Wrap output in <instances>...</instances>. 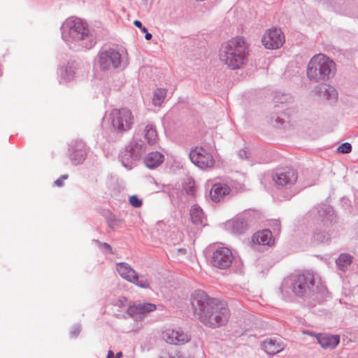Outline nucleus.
<instances>
[{
	"label": "nucleus",
	"mask_w": 358,
	"mask_h": 358,
	"mask_svg": "<svg viewBox=\"0 0 358 358\" xmlns=\"http://www.w3.org/2000/svg\"><path fill=\"white\" fill-rule=\"evenodd\" d=\"M336 71L335 63L324 54H317L309 61L306 74L313 82H322L329 78L331 73Z\"/></svg>",
	"instance_id": "nucleus-3"
},
{
	"label": "nucleus",
	"mask_w": 358,
	"mask_h": 358,
	"mask_svg": "<svg viewBox=\"0 0 358 358\" xmlns=\"http://www.w3.org/2000/svg\"><path fill=\"white\" fill-rule=\"evenodd\" d=\"M352 263V256L348 254H341L336 260V264L342 271H345Z\"/></svg>",
	"instance_id": "nucleus-24"
},
{
	"label": "nucleus",
	"mask_w": 358,
	"mask_h": 358,
	"mask_svg": "<svg viewBox=\"0 0 358 358\" xmlns=\"http://www.w3.org/2000/svg\"><path fill=\"white\" fill-rule=\"evenodd\" d=\"M117 271L123 278L129 282L134 281L136 273L127 264H118L117 265Z\"/></svg>",
	"instance_id": "nucleus-20"
},
{
	"label": "nucleus",
	"mask_w": 358,
	"mask_h": 358,
	"mask_svg": "<svg viewBox=\"0 0 358 358\" xmlns=\"http://www.w3.org/2000/svg\"><path fill=\"white\" fill-rule=\"evenodd\" d=\"M262 347L265 352L269 355L276 354L283 349V345L281 343L276 340H267L262 343Z\"/></svg>",
	"instance_id": "nucleus-21"
},
{
	"label": "nucleus",
	"mask_w": 358,
	"mask_h": 358,
	"mask_svg": "<svg viewBox=\"0 0 358 358\" xmlns=\"http://www.w3.org/2000/svg\"><path fill=\"white\" fill-rule=\"evenodd\" d=\"M189 157L192 163L201 169L212 168L215 165L212 155L201 147L192 150Z\"/></svg>",
	"instance_id": "nucleus-9"
},
{
	"label": "nucleus",
	"mask_w": 358,
	"mask_h": 358,
	"mask_svg": "<svg viewBox=\"0 0 358 358\" xmlns=\"http://www.w3.org/2000/svg\"><path fill=\"white\" fill-rule=\"evenodd\" d=\"M352 150V146L349 143H344L338 148V151L341 153H349Z\"/></svg>",
	"instance_id": "nucleus-29"
},
{
	"label": "nucleus",
	"mask_w": 358,
	"mask_h": 358,
	"mask_svg": "<svg viewBox=\"0 0 358 358\" xmlns=\"http://www.w3.org/2000/svg\"><path fill=\"white\" fill-rule=\"evenodd\" d=\"M143 136L147 143L150 145H155L159 142V136L156 128L152 124H148L145 126Z\"/></svg>",
	"instance_id": "nucleus-19"
},
{
	"label": "nucleus",
	"mask_w": 358,
	"mask_h": 358,
	"mask_svg": "<svg viewBox=\"0 0 358 358\" xmlns=\"http://www.w3.org/2000/svg\"><path fill=\"white\" fill-rule=\"evenodd\" d=\"M76 73V66L73 64L68 65L66 66L62 77L66 81H70L73 79Z\"/></svg>",
	"instance_id": "nucleus-26"
},
{
	"label": "nucleus",
	"mask_w": 358,
	"mask_h": 358,
	"mask_svg": "<svg viewBox=\"0 0 358 358\" xmlns=\"http://www.w3.org/2000/svg\"><path fill=\"white\" fill-rule=\"evenodd\" d=\"M141 29H142V31L143 32H145V33L148 32V29L145 27H142Z\"/></svg>",
	"instance_id": "nucleus-38"
},
{
	"label": "nucleus",
	"mask_w": 358,
	"mask_h": 358,
	"mask_svg": "<svg viewBox=\"0 0 358 358\" xmlns=\"http://www.w3.org/2000/svg\"><path fill=\"white\" fill-rule=\"evenodd\" d=\"M194 316L205 326L216 328L227 324L230 311L224 301L209 297L202 291H196L191 298Z\"/></svg>",
	"instance_id": "nucleus-1"
},
{
	"label": "nucleus",
	"mask_w": 358,
	"mask_h": 358,
	"mask_svg": "<svg viewBox=\"0 0 358 358\" xmlns=\"http://www.w3.org/2000/svg\"><path fill=\"white\" fill-rule=\"evenodd\" d=\"M129 203L136 208L141 207L143 204V202L141 199H139L137 196L133 195L129 197Z\"/></svg>",
	"instance_id": "nucleus-30"
},
{
	"label": "nucleus",
	"mask_w": 358,
	"mask_h": 358,
	"mask_svg": "<svg viewBox=\"0 0 358 358\" xmlns=\"http://www.w3.org/2000/svg\"><path fill=\"white\" fill-rule=\"evenodd\" d=\"M112 124L119 131H127L131 127L134 117L127 108L115 109L111 113Z\"/></svg>",
	"instance_id": "nucleus-5"
},
{
	"label": "nucleus",
	"mask_w": 358,
	"mask_h": 358,
	"mask_svg": "<svg viewBox=\"0 0 358 358\" xmlns=\"http://www.w3.org/2000/svg\"><path fill=\"white\" fill-rule=\"evenodd\" d=\"M234 260V255L231 250L226 247L216 249L212 254L211 264L220 269H226L231 266Z\"/></svg>",
	"instance_id": "nucleus-7"
},
{
	"label": "nucleus",
	"mask_w": 358,
	"mask_h": 358,
	"mask_svg": "<svg viewBox=\"0 0 358 358\" xmlns=\"http://www.w3.org/2000/svg\"><path fill=\"white\" fill-rule=\"evenodd\" d=\"M317 340L323 348H334L339 343L340 338L338 335L319 334Z\"/></svg>",
	"instance_id": "nucleus-15"
},
{
	"label": "nucleus",
	"mask_w": 358,
	"mask_h": 358,
	"mask_svg": "<svg viewBox=\"0 0 358 358\" xmlns=\"http://www.w3.org/2000/svg\"><path fill=\"white\" fill-rule=\"evenodd\" d=\"M315 276L312 273L306 272L299 275L293 284V292L297 296H303L313 290Z\"/></svg>",
	"instance_id": "nucleus-6"
},
{
	"label": "nucleus",
	"mask_w": 358,
	"mask_h": 358,
	"mask_svg": "<svg viewBox=\"0 0 358 358\" xmlns=\"http://www.w3.org/2000/svg\"><path fill=\"white\" fill-rule=\"evenodd\" d=\"M231 192L230 187L224 183L217 182L214 184L210 190V197L214 202H220Z\"/></svg>",
	"instance_id": "nucleus-13"
},
{
	"label": "nucleus",
	"mask_w": 358,
	"mask_h": 358,
	"mask_svg": "<svg viewBox=\"0 0 358 358\" xmlns=\"http://www.w3.org/2000/svg\"><path fill=\"white\" fill-rule=\"evenodd\" d=\"M134 24L135 26H136L138 28H141L143 27L141 22H140L139 20H135L134 22Z\"/></svg>",
	"instance_id": "nucleus-33"
},
{
	"label": "nucleus",
	"mask_w": 358,
	"mask_h": 358,
	"mask_svg": "<svg viewBox=\"0 0 358 358\" xmlns=\"http://www.w3.org/2000/svg\"><path fill=\"white\" fill-rule=\"evenodd\" d=\"M188 188L189 189H187V193L194 196L196 193V187L194 185V182H189L188 185Z\"/></svg>",
	"instance_id": "nucleus-31"
},
{
	"label": "nucleus",
	"mask_w": 358,
	"mask_h": 358,
	"mask_svg": "<svg viewBox=\"0 0 358 358\" xmlns=\"http://www.w3.org/2000/svg\"><path fill=\"white\" fill-rule=\"evenodd\" d=\"M189 215L193 224L197 225L203 224L205 217L202 209L199 206L197 205H194L192 206L189 211Z\"/></svg>",
	"instance_id": "nucleus-22"
},
{
	"label": "nucleus",
	"mask_w": 358,
	"mask_h": 358,
	"mask_svg": "<svg viewBox=\"0 0 358 358\" xmlns=\"http://www.w3.org/2000/svg\"><path fill=\"white\" fill-rule=\"evenodd\" d=\"M145 38L146 40H150L152 38V34L150 33L146 32Z\"/></svg>",
	"instance_id": "nucleus-35"
},
{
	"label": "nucleus",
	"mask_w": 358,
	"mask_h": 358,
	"mask_svg": "<svg viewBox=\"0 0 358 358\" xmlns=\"http://www.w3.org/2000/svg\"><path fill=\"white\" fill-rule=\"evenodd\" d=\"M104 245V247H105L106 249H108V250H111V247H110V245L109 244H108V243H104V245Z\"/></svg>",
	"instance_id": "nucleus-36"
},
{
	"label": "nucleus",
	"mask_w": 358,
	"mask_h": 358,
	"mask_svg": "<svg viewBox=\"0 0 358 358\" xmlns=\"http://www.w3.org/2000/svg\"><path fill=\"white\" fill-rule=\"evenodd\" d=\"M164 160V156L159 152H150L144 159L146 166L149 169H155L159 166Z\"/></svg>",
	"instance_id": "nucleus-16"
},
{
	"label": "nucleus",
	"mask_w": 358,
	"mask_h": 358,
	"mask_svg": "<svg viewBox=\"0 0 358 358\" xmlns=\"http://www.w3.org/2000/svg\"><path fill=\"white\" fill-rule=\"evenodd\" d=\"M316 93L326 99H337V92L335 88L329 85L322 83L315 88Z\"/></svg>",
	"instance_id": "nucleus-17"
},
{
	"label": "nucleus",
	"mask_w": 358,
	"mask_h": 358,
	"mask_svg": "<svg viewBox=\"0 0 358 358\" xmlns=\"http://www.w3.org/2000/svg\"><path fill=\"white\" fill-rule=\"evenodd\" d=\"M249 45L243 37L237 36L223 43L219 52L220 61L231 69H238L248 62Z\"/></svg>",
	"instance_id": "nucleus-2"
},
{
	"label": "nucleus",
	"mask_w": 358,
	"mask_h": 358,
	"mask_svg": "<svg viewBox=\"0 0 358 358\" xmlns=\"http://www.w3.org/2000/svg\"><path fill=\"white\" fill-rule=\"evenodd\" d=\"M63 38L69 44L79 42L87 36V30L80 19L69 18L64 23Z\"/></svg>",
	"instance_id": "nucleus-4"
},
{
	"label": "nucleus",
	"mask_w": 358,
	"mask_h": 358,
	"mask_svg": "<svg viewBox=\"0 0 358 358\" xmlns=\"http://www.w3.org/2000/svg\"><path fill=\"white\" fill-rule=\"evenodd\" d=\"M122 356V353L121 352H117L115 357V358H120Z\"/></svg>",
	"instance_id": "nucleus-37"
},
{
	"label": "nucleus",
	"mask_w": 358,
	"mask_h": 358,
	"mask_svg": "<svg viewBox=\"0 0 358 358\" xmlns=\"http://www.w3.org/2000/svg\"><path fill=\"white\" fill-rule=\"evenodd\" d=\"M166 95V90L165 89H157L155 93L152 98V103L156 106H161L162 103L164 102L165 97Z\"/></svg>",
	"instance_id": "nucleus-25"
},
{
	"label": "nucleus",
	"mask_w": 358,
	"mask_h": 358,
	"mask_svg": "<svg viewBox=\"0 0 358 358\" xmlns=\"http://www.w3.org/2000/svg\"><path fill=\"white\" fill-rule=\"evenodd\" d=\"M85 159V156L83 155H81L80 158L79 159V161H82Z\"/></svg>",
	"instance_id": "nucleus-39"
},
{
	"label": "nucleus",
	"mask_w": 358,
	"mask_h": 358,
	"mask_svg": "<svg viewBox=\"0 0 358 358\" xmlns=\"http://www.w3.org/2000/svg\"><path fill=\"white\" fill-rule=\"evenodd\" d=\"M162 338L171 345H183L191 339L190 336L180 328L164 330L162 332Z\"/></svg>",
	"instance_id": "nucleus-10"
},
{
	"label": "nucleus",
	"mask_w": 358,
	"mask_h": 358,
	"mask_svg": "<svg viewBox=\"0 0 358 358\" xmlns=\"http://www.w3.org/2000/svg\"><path fill=\"white\" fill-rule=\"evenodd\" d=\"M113 357H114L113 352L112 350H109L106 358H113Z\"/></svg>",
	"instance_id": "nucleus-34"
},
{
	"label": "nucleus",
	"mask_w": 358,
	"mask_h": 358,
	"mask_svg": "<svg viewBox=\"0 0 358 358\" xmlns=\"http://www.w3.org/2000/svg\"><path fill=\"white\" fill-rule=\"evenodd\" d=\"M274 238L269 230H263L255 233L252 236V242L257 245H272Z\"/></svg>",
	"instance_id": "nucleus-14"
},
{
	"label": "nucleus",
	"mask_w": 358,
	"mask_h": 358,
	"mask_svg": "<svg viewBox=\"0 0 358 358\" xmlns=\"http://www.w3.org/2000/svg\"><path fill=\"white\" fill-rule=\"evenodd\" d=\"M228 225L231 228L233 232L241 234L248 227V224L243 219H236L228 222Z\"/></svg>",
	"instance_id": "nucleus-23"
},
{
	"label": "nucleus",
	"mask_w": 358,
	"mask_h": 358,
	"mask_svg": "<svg viewBox=\"0 0 358 358\" xmlns=\"http://www.w3.org/2000/svg\"><path fill=\"white\" fill-rule=\"evenodd\" d=\"M156 305L152 303H138L129 306L127 313L133 318H142L145 314L156 310Z\"/></svg>",
	"instance_id": "nucleus-12"
},
{
	"label": "nucleus",
	"mask_w": 358,
	"mask_h": 358,
	"mask_svg": "<svg viewBox=\"0 0 358 358\" xmlns=\"http://www.w3.org/2000/svg\"><path fill=\"white\" fill-rule=\"evenodd\" d=\"M170 255L172 259H179L180 257L186 255V250L185 248H174L170 251Z\"/></svg>",
	"instance_id": "nucleus-28"
},
{
	"label": "nucleus",
	"mask_w": 358,
	"mask_h": 358,
	"mask_svg": "<svg viewBox=\"0 0 358 358\" xmlns=\"http://www.w3.org/2000/svg\"><path fill=\"white\" fill-rule=\"evenodd\" d=\"M68 178L67 175H64L62 176L60 178L55 180V184L59 187L62 186L63 185V182L64 180H66Z\"/></svg>",
	"instance_id": "nucleus-32"
},
{
	"label": "nucleus",
	"mask_w": 358,
	"mask_h": 358,
	"mask_svg": "<svg viewBox=\"0 0 358 358\" xmlns=\"http://www.w3.org/2000/svg\"><path fill=\"white\" fill-rule=\"evenodd\" d=\"M285 41L282 31L278 28L268 29L262 38L263 45L270 50L280 48L284 44Z\"/></svg>",
	"instance_id": "nucleus-8"
},
{
	"label": "nucleus",
	"mask_w": 358,
	"mask_h": 358,
	"mask_svg": "<svg viewBox=\"0 0 358 358\" xmlns=\"http://www.w3.org/2000/svg\"><path fill=\"white\" fill-rule=\"evenodd\" d=\"M120 55L114 50L104 51L99 55V64L103 70L115 69L120 65Z\"/></svg>",
	"instance_id": "nucleus-11"
},
{
	"label": "nucleus",
	"mask_w": 358,
	"mask_h": 358,
	"mask_svg": "<svg viewBox=\"0 0 358 358\" xmlns=\"http://www.w3.org/2000/svg\"><path fill=\"white\" fill-rule=\"evenodd\" d=\"M297 179V174L293 170H289L285 173H278L274 178L275 183L279 185H285L294 182Z\"/></svg>",
	"instance_id": "nucleus-18"
},
{
	"label": "nucleus",
	"mask_w": 358,
	"mask_h": 358,
	"mask_svg": "<svg viewBox=\"0 0 358 358\" xmlns=\"http://www.w3.org/2000/svg\"><path fill=\"white\" fill-rule=\"evenodd\" d=\"M131 282L136 285L137 286L141 288L148 289L150 287L149 280L144 278H138L137 274H136L134 281H131Z\"/></svg>",
	"instance_id": "nucleus-27"
}]
</instances>
